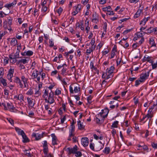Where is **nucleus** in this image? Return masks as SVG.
Segmentation results:
<instances>
[{
  "mask_svg": "<svg viewBox=\"0 0 157 157\" xmlns=\"http://www.w3.org/2000/svg\"><path fill=\"white\" fill-rule=\"evenodd\" d=\"M114 69V67L113 66L109 68H107L106 71V72L103 73L102 78L105 79H108L112 77L113 76V74Z\"/></svg>",
  "mask_w": 157,
  "mask_h": 157,
  "instance_id": "obj_1",
  "label": "nucleus"
},
{
  "mask_svg": "<svg viewBox=\"0 0 157 157\" xmlns=\"http://www.w3.org/2000/svg\"><path fill=\"white\" fill-rule=\"evenodd\" d=\"M13 18L11 17L7 18V21H5L3 22V27L5 30L8 29L10 32L12 31L11 27Z\"/></svg>",
  "mask_w": 157,
  "mask_h": 157,
  "instance_id": "obj_2",
  "label": "nucleus"
},
{
  "mask_svg": "<svg viewBox=\"0 0 157 157\" xmlns=\"http://www.w3.org/2000/svg\"><path fill=\"white\" fill-rule=\"evenodd\" d=\"M2 104L5 110H9L11 112H16L17 111L15 108L14 107L12 103L10 102L7 103V107L6 106L5 103H2Z\"/></svg>",
  "mask_w": 157,
  "mask_h": 157,
  "instance_id": "obj_3",
  "label": "nucleus"
},
{
  "mask_svg": "<svg viewBox=\"0 0 157 157\" xmlns=\"http://www.w3.org/2000/svg\"><path fill=\"white\" fill-rule=\"evenodd\" d=\"M44 100L46 102L50 104H52L55 101L54 94L52 90L49 93L48 97L45 98Z\"/></svg>",
  "mask_w": 157,
  "mask_h": 157,
  "instance_id": "obj_4",
  "label": "nucleus"
},
{
  "mask_svg": "<svg viewBox=\"0 0 157 157\" xmlns=\"http://www.w3.org/2000/svg\"><path fill=\"white\" fill-rule=\"evenodd\" d=\"M149 71H144L140 75L139 79H140L141 80V82H143L148 78L149 76Z\"/></svg>",
  "mask_w": 157,
  "mask_h": 157,
  "instance_id": "obj_5",
  "label": "nucleus"
},
{
  "mask_svg": "<svg viewBox=\"0 0 157 157\" xmlns=\"http://www.w3.org/2000/svg\"><path fill=\"white\" fill-rule=\"evenodd\" d=\"M69 90L71 94H73L74 93L77 94L80 91V88L78 86H74L73 89L72 86L70 85L69 87Z\"/></svg>",
  "mask_w": 157,
  "mask_h": 157,
  "instance_id": "obj_6",
  "label": "nucleus"
},
{
  "mask_svg": "<svg viewBox=\"0 0 157 157\" xmlns=\"http://www.w3.org/2000/svg\"><path fill=\"white\" fill-rule=\"evenodd\" d=\"M21 80L23 82L24 85V87H26L28 86V78L26 77L24 75L22 74L21 76Z\"/></svg>",
  "mask_w": 157,
  "mask_h": 157,
  "instance_id": "obj_7",
  "label": "nucleus"
},
{
  "mask_svg": "<svg viewBox=\"0 0 157 157\" xmlns=\"http://www.w3.org/2000/svg\"><path fill=\"white\" fill-rule=\"evenodd\" d=\"M75 127H70V128L69 131V136L67 138L68 140H71V138L72 136L75 135Z\"/></svg>",
  "mask_w": 157,
  "mask_h": 157,
  "instance_id": "obj_8",
  "label": "nucleus"
},
{
  "mask_svg": "<svg viewBox=\"0 0 157 157\" xmlns=\"http://www.w3.org/2000/svg\"><path fill=\"white\" fill-rule=\"evenodd\" d=\"M75 9L72 13V14L74 16H75L78 12H80L81 10L82 5L80 4H78L76 6H75Z\"/></svg>",
  "mask_w": 157,
  "mask_h": 157,
  "instance_id": "obj_9",
  "label": "nucleus"
},
{
  "mask_svg": "<svg viewBox=\"0 0 157 157\" xmlns=\"http://www.w3.org/2000/svg\"><path fill=\"white\" fill-rule=\"evenodd\" d=\"M150 111H148L147 114L145 115L146 119L144 122V123L146 122L148 120H149V123L151 120V118L153 117L154 114L151 113Z\"/></svg>",
  "mask_w": 157,
  "mask_h": 157,
  "instance_id": "obj_10",
  "label": "nucleus"
},
{
  "mask_svg": "<svg viewBox=\"0 0 157 157\" xmlns=\"http://www.w3.org/2000/svg\"><path fill=\"white\" fill-rule=\"evenodd\" d=\"M82 145L84 147L87 146L89 144V139L86 137H82L81 140Z\"/></svg>",
  "mask_w": 157,
  "mask_h": 157,
  "instance_id": "obj_11",
  "label": "nucleus"
},
{
  "mask_svg": "<svg viewBox=\"0 0 157 157\" xmlns=\"http://www.w3.org/2000/svg\"><path fill=\"white\" fill-rule=\"evenodd\" d=\"M51 136L52 138V145H55L58 144V140L55 134L54 133L51 134Z\"/></svg>",
  "mask_w": 157,
  "mask_h": 157,
  "instance_id": "obj_12",
  "label": "nucleus"
},
{
  "mask_svg": "<svg viewBox=\"0 0 157 157\" xmlns=\"http://www.w3.org/2000/svg\"><path fill=\"white\" fill-rule=\"evenodd\" d=\"M14 99H16L17 100H18L21 102L22 101H24V97L23 95L22 94H19L18 96L15 95L14 96Z\"/></svg>",
  "mask_w": 157,
  "mask_h": 157,
  "instance_id": "obj_13",
  "label": "nucleus"
},
{
  "mask_svg": "<svg viewBox=\"0 0 157 157\" xmlns=\"http://www.w3.org/2000/svg\"><path fill=\"white\" fill-rule=\"evenodd\" d=\"M77 148V146L75 145L73 148H70L69 147L67 148V149L70 153H75L78 150Z\"/></svg>",
  "mask_w": 157,
  "mask_h": 157,
  "instance_id": "obj_14",
  "label": "nucleus"
},
{
  "mask_svg": "<svg viewBox=\"0 0 157 157\" xmlns=\"http://www.w3.org/2000/svg\"><path fill=\"white\" fill-rule=\"evenodd\" d=\"M32 136L33 137H34L36 140H39L43 137L42 135L40 134L35 133H33Z\"/></svg>",
  "mask_w": 157,
  "mask_h": 157,
  "instance_id": "obj_15",
  "label": "nucleus"
},
{
  "mask_svg": "<svg viewBox=\"0 0 157 157\" xmlns=\"http://www.w3.org/2000/svg\"><path fill=\"white\" fill-rule=\"evenodd\" d=\"M143 36V35L142 33H140V32H138L135 34V36L133 38V40H137L138 38L144 37Z\"/></svg>",
  "mask_w": 157,
  "mask_h": 157,
  "instance_id": "obj_16",
  "label": "nucleus"
},
{
  "mask_svg": "<svg viewBox=\"0 0 157 157\" xmlns=\"http://www.w3.org/2000/svg\"><path fill=\"white\" fill-rule=\"evenodd\" d=\"M78 128L80 130H83L84 129L85 125L83 124L82 122H81L80 120L77 121Z\"/></svg>",
  "mask_w": 157,
  "mask_h": 157,
  "instance_id": "obj_17",
  "label": "nucleus"
},
{
  "mask_svg": "<svg viewBox=\"0 0 157 157\" xmlns=\"http://www.w3.org/2000/svg\"><path fill=\"white\" fill-rule=\"evenodd\" d=\"M15 130L19 135H21V136H22L23 135H25V134L23 130H21L20 128L18 127L15 128Z\"/></svg>",
  "mask_w": 157,
  "mask_h": 157,
  "instance_id": "obj_18",
  "label": "nucleus"
},
{
  "mask_svg": "<svg viewBox=\"0 0 157 157\" xmlns=\"http://www.w3.org/2000/svg\"><path fill=\"white\" fill-rule=\"evenodd\" d=\"M143 10V8L141 9L139 8L134 16V18L136 19L139 17L140 16L141 13L142 12Z\"/></svg>",
  "mask_w": 157,
  "mask_h": 157,
  "instance_id": "obj_19",
  "label": "nucleus"
},
{
  "mask_svg": "<svg viewBox=\"0 0 157 157\" xmlns=\"http://www.w3.org/2000/svg\"><path fill=\"white\" fill-rule=\"evenodd\" d=\"M150 17H147L144 18L141 21V22L140 23V25H142V26L146 24V22L150 19Z\"/></svg>",
  "mask_w": 157,
  "mask_h": 157,
  "instance_id": "obj_20",
  "label": "nucleus"
},
{
  "mask_svg": "<svg viewBox=\"0 0 157 157\" xmlns=\"http://www.w3.org/2000/svg\"><path fill=\"white\" fill-rule=\"evenodd\" d=\"M38 71L37 70L33 71L31 75V77L32 79H34L36 78L38 76Z\"/></svg>",
  "mask_w": 157,
  "mask_h": 157,
  "instance_id": "obj_21",
  "label": "nucleus"
},
{
  "mask_svg": "<svg viewBox=\"0 0 157 157\" xmlns=\"http://www.w3.org/2000/svg\"><path fill=\"white\" fill-rule=\"evenodd\" d=\"M17 3V1L16 0H14L11 3L6 4L5 6V7L7 8L8 9L11 7L15 5Z\"/></svg>",
  "mask_w": 157,
  "mask_h": 157,
  "instance_id": "obj_22",
  "label": "nucleus"
},
{
  "mask_svg": "<svg viewBox=\"0 0 157 157\" xmlns=\"http://www.w3.org/2000/svg\"><path fill=\"white\" fill-rule=\"evenodd\" d=\"M101 112L102 116L103 117V118H105L106 117L109 111L107 110H102Z\"/></svg>",
  "mask_w": 157,
  "mask_h": 157,
  "instance_id": "obj_23",
  "label": "nucleus"
},
{
  "mask_svg": "<svg viewBox=\"0 0 157 157\" xmlns=\"http://www.w3.org/2000/svg\"><path fill=\"white\" fill-rule=\"evenodd\" d=\"M29 60V58H26V59H22L19 60L18 62L19 63H22L23 64H25L28 63Z\"/></svg>",
  "mask_w": 157,
  "mask_h": 157,
  "instance_id": "obj_24",
  "label": "nucleus"
},
{
  "mask_svg": "<svg viewBox=\"0 0 157 157\" xmlns=\"http://www.w3.org/2000/svg\"><path fill=\"white\" fill-rule=\"evenodd\" d=\"M17 41L16 39L15 38H13L10 41V44L11 45L14 46L17 44Z\"/></svg>",
  "mask_w": 157,
  "mask_h": 157,
  "instance_id": "obj_25",
  "label": "nucleus"
},
{
  "mask_svg": "<svg viewBox=\"0 0 157 157\" xmlns=\"http://www.w3.org/2000/svg\"><path fill=\"white\" fill-rule=\"evenodd\" d=\"M157 104H154L152 106L149 108V109L148 111H151V113L154 114V111L156 109V105Z\"/></svg>",
  "mask_w": 157,
  "mask_h": 157,
  "instance_id": "obj_26",
  "label": "nucleus"
},
{
  "mask_svg": "<svg viewBox=\"0 0 157 157\" xmlns=\"http://www.w3.org/2000/svg\"><path fill=\"white\" fill-rule=\"evenodd\" d=\"M22 137L23 139L22 142L23 143H26L29 141L30 140L25 134V135H23Z\"/></svg>",
  "mask_w": 157,
  "mask_h": 157,
  "instance_id": "obj_27",
  "label": "nucleus"
},
{
  "mask_svg": "<svg viewBox=\"0 0 157 157\" xmlns=\"http://www.w3.org/2000/svg\"><path fill=\"white\" fill-rule=\"evenodd\" d=\"M27 102L29 105L31 107H33L34 105V103L33 102V101L32 100H31L30 98L28 97L27 98Z\"/></svg>",
  "mask_w": 157,
  "mask_h": 157,
  "instance_id": "obj_28",
  "label": "nucleus"
},
{
  "mask_svg": "<svg viewBox=\"0 0 157 157\" xmlns=\"http://www.w3.org/2000/svg\"><path fill=\"white\" fill-rule=\"evenodd\" d=\"M144 59V60L147 61V62L151 63L153 62V61L151 59V58L147 56V55H145V56Z\"/></svg>",
  "mask_w": 157,
  "mask_h": 157,
  "instance_id": "obj_29",
  "label": "nucleus"
},
{
  "mask_svg": "<svg viewBox=\"0 0 157 157\" xmlns=\"http://www.w3.org/2000/svg\"><path fill=\"white\" fill-rule=\"evenodd\" d=\"M67 70V68L63 67L61 71V74L63 76L68 75L69 74L66 71Z\"/></svg>",
  "mask_w": 157,
  "mask_h": 157,
  "instance_id": "obj_30",
  "label": "nucleus"
},
{
  "mask_svg": "<svg viewBox=\"0 0 157 157\" xmlns=\"http://www.w3.org/2000/svg\"><path fill=\"white\" fill-rule=\"evenodd\" d=\"M0 83H1L4 86H6L7 85L6 79L2 77L0 78Z\"/></svg>",
  "mask_w": 157,
  "mask_h": 157,
  "instance_id": "obj_31",
  "label": "nucleus"
},
{
  "mask_svg": "<svg viewBox=\"0 0 157 157\" xmlns=\"http://www.w3.org/2000/svg\"><path fill=\"white\" fill-rule=\"evenodd\" d=\"M49 94V90L48 89H46L44 90V93L43 95V97L45 99V98H47Z\"/></svg>",
  "mask_w": 157,
  "mask_h": 157,
  "instance_id": "obj_32",
  "label": "nucleus"
},
{
  "mask_svg": "<svg viewBox=\"0 0 157 157\" xmlns=\"http://www.w3.org/2000/svg\"><path fill=\"white\" fill-rule=\"evenodd\" d=\"M118 122H119L117 121H114L111 126V129H112L113 128H117L118 127Z\"/></svg>",
  "mask_w": 157,
  "mask_h": 157,
  "instance_id": "obj_33",
  "label": "nucleus"
},
{
  "mask_svg": "<svg viewBox=\"0 0 157 157\" xmlns=\"http://www.w3.org/2000/svg\"><path fill=\"white\" fill-rule=\"evenodd\" d=\"M95 43V40L94 38H92L90 43V45H91V47H92V49L94 48H95L96 45L94 44Z\"/></svg>",
  "mask_w": 157,
  "mask_h": 157,
  "instance_id": "obj_34",
  "label": "nucleus"
},
{
  "mask_svg": "<svg viewBox=\"0 0 157 157\" xmlns=\"http://www.w3.org/2000/svg\"><path fill=\"white\" fill-rule=\"evenodd\" d=\"M149 43L151 45V47L155 46H156V44L155 43L153 38H150L149 39Z\"/></svg>",
  "mask_w": 157,
  "mask_h": 157,
  "instance_id": "obj_35",
  "label": "nucleus"
},
{
  "mask_svg": "<svg viewBox=\"0 0 157 157\" xmlns=\"http://www.w3.org/2000/svg\"><path fill=\"white\" fill-rule=\"evenodd\" d=\"M13 75L10 74L8 73L7 75V78L8 80L10 81V82H12V78L13 77Z\"/></svg>",
  "mask_w": 157,
  "mask_h": 157,
  "instance_id": "obj_36",
  "label": "nucleus"
},
{
  "mask_svg": "<svg viewBox=\"0 0 157 157\" xmlns=\"http://www.w3.org/2000/svg\"><path fill=\"white\" fill-rule=\"evenodd\" d=\"M4 92L5 97L6 98H8L9 94V90L6 88H5L4 89Z\"/></svg>",
  "mask_w": 157,
  "mask_h": 157,
  "instance_id": "obj_37",
  "label": "nucleus"
},
{
  "mask_svg": "<svg viewBox=\"0 0 157 157\" xmlns=\"http://www.w3.org/2000/svg\"><path fill=\"white\" fill-rule=\"evenodd\" d=\"M110 151V150L109 147H105L103 150V151L104 153L106 154H108L109 153Z\"/></svg>",
  "mask_w": 157,
  "mask_h": 157,
  "instance_id": "obj_38",
  "label": "nucleus"
},
{
  "mask_svg": "<svg viewBox=\"0 0 157 157\" xmlns=\"http://www.w3.org/2000/svg\"><path fill=\"white\" fill-rule=\"evenodd\" d=\"M33 93V91L31 88H30L29 90L28 91L26 94L28 95H31Z\"/></svg>",
  "mask_w": 157,
  "mask_h": 157,
  "instance_id": "obj_39",
  "label": "nucleus"
},
{
  "mask_svg": "<svg viewBox=\"0 0 157 157\" xmlns=\"http://www.w3.org/2000/svg\"><path fill=\"white\" fill-rule=\"evenodd\" d=\"M111 10V7L109 6L103 8V10L105 12L107 11L108 12L109 11H110Z\"/></svg>",
  "mask_w": 157,
  "mask_h": 157,
  "instance_id": "obj_40",
  "label": "nucleus"
},
{
  "mask_svg": "<svg viewBox=\"0 0 157 157\" xmlns=\"http://www.w3.org/2000/svg\"><path fill=\"white\" fill-rule=\"evenodd\" d=\"M94 49L95 48H94L93 49H92V47H90L86 50V52L87 54H90L94 50Z\"/></svg>",
  "mask_w": 157,
  "mask_h": 157,
  "instance_id": "obj_41",
  "label": "nucleus"
},
{
  "mask_svg": "<svg viewBox=\"0 0 157 157\" xmlns=\"http://www.w3.org/2000/svg\"><path fill=\"white\" fill-rule=\"evenodd\" d=\"M4 69L3 67L0 68V77H2L4 75Z\"/></svg>",
  "mask_w": 157,
  "mask_h": 157,
  "instance_id": "obj_42",
  "label": "nucleus"
},
{
  "mask_svg": "<svg viewBox=\"0 0 157 157\" xmlns=\"http://www.w3.org/2000/svg\"><path fill=\"white\" fill-rule=\"evenodd\" d=\"M24 153L26 156L28 157H31V154L29 150H26L24 151Z\"/></svg>",
  "mask_w": 157,
  "mask_h": 157,
  "instance_id": "obj_43",
  "label": "nucleus"
},
{
  "mask_svg": "<svg viewBox=\"0 0 157 157\" xmlns=\"http://www.w3.org/2000/svg\"><path fill=\"white\" fill-rule=\"evenodd\" d=\"M61 89H57L55 92V95H58L61 93Z\"/></svg>",
  "mask_w": 157,
  "mask_h": 157,
  "instance_id": "obj_44",
  "label": "nucleus"
},
{
  "mask_svg": "<svg viewBox=\"0 0 157 157\" xmlns=\"http://www.w3.org/2000/svg\"><path fill=\"white\" fill-rule=\"evenodd\" d=\"M35 96L36 97H38L40 95L41 93L40 91V90H36L35 93Z\"/></svg>",
  "mask_w": 157,
  "mask_h": 157,
  "instance_id": "obj_45",
  "label": "nucleus"
},
{
  "mask_svg": "<svg viewBox=\"0 0 157 157\" xmlns=\"http://www.w3.org/2000/svg\"><path fill=\"white\" fill-rule=\"evenodd\" d=\"M33 54V52L32 51L29 50L26 52V56H32Z\"/></svg>",
  "mask_w": 157,
  "mask_h": 157,
  "instance_id": "obj_46",
  "label": "nucleus"
},
{
  "mask_svg": "<svg viewBox=\"0 0 157 157\" xmlns=\"http://www.w3.org/2000/svg\"><path fill=\"white\" fill-rule=\"evenodd\" d=\"M9 60V59L7 57H6L4 59L3 64L4 66L8 63Z\"/></svg>",
  "mask_w": 157,
  "mask_h": 157,
  "instance_id": "obj_47",
  "label": "nucleus"
},
{
  "mask_svg": "<svg viewBox=\"0 0 157 157\" xmlns=\"http://www.w3.org/2000/svg\"><path fill=\"white\" fill-rule=\"evenodd\" d=\"M92 98V96L91 95L89 96L88 97H87V100L88 103H89V104H91L92 103V101L91 100Z\"/></svg>",
  "mask_w": 157,
  "mask_h": 157,
  "instance_id": "obj_48",
  "label": "nucleus"
},
{
  "mask_svg": "<svg viewBox=\"0 0 157 157\" xmlns=\"http://www.w3.org/2000/svg\"><path fill=\"white\" fill-rule=\"evenodd\" d=\"M96 115V116H98V117L101 120V121H104V118H103V117L102 116L101 112L97 114Z\"/></svg>",
  "mask_w": 157,
  "mask_h": 157,
  "instance_id": "obj_49",
  "label": "nucleus"
},
{
  "mask_svg": "<svg viewBox=\"0 0 157 157\" xmlns=\"http://www.w3.org/2000/svg\"><path fill=\"white\" fill-rule=\"evenodd\" d=\"M107 28V24L106 22H104L103 24V29L105 33L106 32Z\"/></svg>",
  "mask_w": 157,
  "mask_h": 157,
  "instance_id": "obj_50",
  "label": "nucleus"
},
{
  "mask_svg": "<svg viewBox=\"0 0 157 157\" xmlns=\"http://www.w3.org/2000/svg\"><path fill=\"white\" fill-rule=\"evenodd\" d=\"M116 52L115 50H112L111 53V59H112L113 58L114 56H115L116 55Z\"/></svg>",
  "mask_w": 157,
  "mask_h": 157,
  "instance_id": "obj_51",
  "label": "nucleus"
},
{
  "mask_svg": "<svg viewBox=\"0 0 157 157\" xmlns=\"http://www.w3.org/2000/svg\"><path fill=\"white\" fill-rule=\"evenodd\" d=\"M49 46L50 47H53L54 45V43L53 40L52 39L49 40Z\"/></svg>",
  "mask_w": 157,
  "mask_h": 157,
  "instance_id": "obj_52",
  "label": "nucleus"
},
{
  "mask_svg": "<svg viewBox=\"0 0 157 157\" xmlns=\"http://www.w3.org/2000/svg\"><path fill=\"white\" fill-rule=\"evenodd\" d=\"M141 82V80L140 79L139 80H136L135 81V86H137L140 84L141 82Z\"/></svg>",
  "mask_w": 157,
  "mask_h": 157,
  "instance_id": "obj_53",
  "label": "nucleus"
},
{
  "mask_svg": "<svg viewBox=\"0 0 157 157\" xmlns=\"http://www.w3.org/2000/svg\"><path fill=\"white\" fill-rule=\"evenodd\" d=\"M43 152H44V155H47L48 152V147H43Z\"/></svg>",
  "mask_w": 157,
  "mask_h": 157,
  "instance_id": "obj_54",
  "label": "nucleus"
},
{
  "mask_svg": "<svg viewBox=\"0 0 157 157\" xmlns=\"http://www.w3.org/2000/svg\"><path fill=\"white\" fill-rule=\"evenodd\" d=\"M14 68L11 67L10 70H9L8 73L10 74H11L13 75V74L14 72Z\"/></svg>",
  "mask_w": 157,
  "mask_h": 157,
  "instance_id": "obj_55",
  "label": "nucleus"
},
{
  "mask_svg": "<svg viewBox=\"0 0 157 157\" xmlns=\"http://www.w3.org/2000/svg\"><path fill=\"white\" fill-rule=\"evenodd\" d=\"M151 145L154 149H157V144L154 142H151Z\"/></svg>",
  "mask_w": 157,
  "mask_h": 157,
  "instance_id": "obj_56",
  "label": "nucleus"
},
{
  "mask_svg": "<svg viewBox=\"0 0 157 157\" xmlns=\"http://www.w3.org/2000/svg\"><path fill=\"white\" fill-rule=\"evenodd\" d=\"M152 69H155L157 67V60L156 63H153V62L151 63Z\"/></svg>",
  "mask_w": 157,
  "mask_h": 157,
  "instance_id": "obj_57",
  "label": "nucleus"
},
{
  "mask_svg": "<svg viewBox=\"0 0 157 157\" xmlns=\"http://www.w3.org/2000/svg\"><path fill=\"white\" fill-rule=\"evenodd\" d=\"M147 33H151L154 31V28L152 27H150L149 28L147 29Z\"/></svg>",
  "mask_w": 157,
  "mask_h": 157,
  "instance_id": "obj_58",
  "label": "nucleus"
},
{
  "mask_svg": "<svg viewBox=\"0 0 157 157\" xmlns=\"http://www.w3.org/2000/svg\"><path fill=\"white\" fill-rule=\"evenodd\" d=\"M75 154V156L77 157H81L82 155L81 152L79 151H76Z\"/></svg>",
  "mask_w": 157,
  "mask_h": 157,
  "instance_id": "obj_59",
  "label": "nucleus"
},
{
  "mask_svg": "<svg viewBox=\"0 0 157 157\" xmlns=\"http://www.w3.org/2000/svg\"><path fill=\"white\" fill-rule=\"evenodd\" d=\"M124 43L125 44H123L122 46H123L124 48H126L129 47V44L128 42L125 41Z\"/></svg>",
  "mask_w": 157,
  "mask_h": 157,
  "instance_id": "obj_60",
  "label": "nucleus"
},
{
  "mask_svg": "<svg viewBox=\"0 0 157 157\" xmlns=\"http://www.w3.org/2000/svg\"><path fill=\"white\" fill-rule=\"evenodd\" d=\"M48 10V7L46 6H42L41 8V11L44 12H46Z\"/></svg>",
  "mask_w": 157,
  "mask_h": 157,
  "instance_id": "obj_61",
  "label": "nucleus"
},
{
  "mask_svg": "<svg viewBox=\"0 0 157 157\" xmlns=\"http://www.w3.org/2000/svg\"><path fill=\"white\" fill-rule=\"evenodd\" d=\"M90 0H82L81 3L84 5H86Z\"/></svg>",
  "mask_w": 157,
  "mask_h": 157,
  "instance_id": "obj_62",
  "label": "nucleus"
},
{
  "mask_svg": "<svg viewBox=\"0 0 157 157\" xmlns=\"http://www.w3.org/2000/svg\"><path fill=\"white\" fill-rule=\"evenodd\" d=\"M63 11V9L61 7H59L57 11V12L60 15Z\"/></svg>",
  "mask_w": 157,
  "mask_h": 157,
  "instance_id": "obj_63",
  "label": "nucleus"
},
{
  "mask_svg": "<svg viewBox=\"0 0 157 157\" xmlns=\"http://www.w3.org/2000/svg\"><path fill=\"white\" fill-rule=\"evenodd\" d=\"M21 80L18 77H16L14 80V82L17 83Z\"/></svg>",
  "mask_w": 157,
  "mask_h": 157,
  "instance_id": "obj_64",
  "label": "nucleus"
}]
</instances>
